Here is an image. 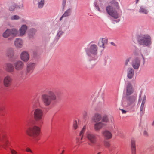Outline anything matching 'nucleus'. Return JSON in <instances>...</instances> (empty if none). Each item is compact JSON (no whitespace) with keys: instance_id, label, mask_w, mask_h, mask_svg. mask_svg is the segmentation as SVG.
Wrapping results in <instances>:
<instances>
[{"instance_id":"f257e3e1","label":"nucleus","mask_w":154,"mask_h":154,"mask_svg":"<svg viewBox=\"0 0 154 154\" xmlns=\"http://www.w3.org/2000/svg\"><path fill=\"white\" fill-rule=\"evenodd\" d=\"M57 96L53 90H48L46 93L41 96L42 101L46 106H48L51 105L52 102L57 100Z\"/></svg>"},{"instance_id":"f03ea898","label":"nucleus","mask_w":154,"mask_h":154,"mask_svg":"<svg viewBox=\"0 0 154 154\" xmlns=\"http://www.w3.org/2000/svg\"><path fill=\"white\" fill-rule=\"evenodd\" d=\"M27 134L34 139L38 141L39 139L38 137L39 135L40 132V128L37 126H30L26 131Z\"/></svg>"},{"instance_id":"7ed1b4c3","label":"nucleus","mask_w":154,"mask_h":154,"mask_svg":"<svg viewBox=\"0 0 154 154\" xmlns=\"http://www.w3.org/2000/svg\"><path fill=\"white\" fill-rule=\"evenodd\" d=\"M98 47L95 44L91 43L89 47L86 50V54L89 57L94 58L98 53Z\"/></svg>"},{"instance_id":"20e7f679","label":"nucleus","mask_w":154,"mask_h":154,"mask_svg":"<svg viewBox=\"0 0 154 154\" xmlns=\"http://www.w3.org/2000/svg\"><path fill=\"white\" fill-rule=\"evenodd\" d=\"M138 42L141 45L147 46L151 44V38L148 35H144L140 36L138 39Z\"/></svg>"},{"instance_id":"39448f33","label":"nucleus","mask_w":154,"mask_h":154,"mask_svg":"<svg viewBox=\"0 0 154 154\" xmlns=\"http://www.w3.org/2000/svg\"><path fill=\"white\" fill-rule=\"evenodd\" d=\"M17 34L18 31L15 28L8 29L3 33L2 36L5 38H8L10 36L14 37L17 36Z\"/></svg>"},{"instance_id":"423d86ee","label":"nucleus","mask_w":154,"mask_h":154,"mask_svg":"<svg viewBox=\"0 0 154 154\" xmlns=\"http://www.w3.org/2000/svg\"><path fill=\"white\" fill-rule=\"evenodd\" d=\"M106 11L107 13L114 19H117L119 16V14L112 6H107L106 8Z\"/></svg>"},{"instance_id":"0eeeda50","label":"nucleus","mask_w":154,"mask_h":154,"mask_svg":"<svg viewBox=\"0 0 154 154\" xmlns=\"http://www.w3.org/2000/svg\"><path fill=\"white\" fill-rule=\"evenodd\" d=\"M43 115V110L40 108H36L33 111V117L37 122L42 121Z\"/></svg>"},{"instance_id":"6e6552de","label":"nucleus","mask_w":154,"mask_h":154,"mask_svg":"<svg viewBox=\"0 0 154 154\" xmlns=\"http://www.w3.org/2000/svg\"><path fill=\"white\" fill-rule=\"evenodd\" d=\"M86 138L90 142L88 144H95L97 142V138L96 135L91 132H88L86 134Z\"/></svg>"},{"instance_id":"1a4fd4ad","label":"nucleus","mask_w":154,"mask_h":154,"mask_svg":"<svg viewBox=\"0 0 154 154\" xmlns=\"http://www.w3.org/2000/svg\"><path fill=\"white\" fill-rule=\"evenodd\" d=\"M85 129L86 126H84L80 131L79 135L76 138V143L78 145H80L83 143L82 140L84 137V133L85 131Z\"/></svg>"},{"instance_id":"9d476101","label":"nucleus","mask_w":154,"mask_h":154,"mask_svg":"<svg viewBox=\"0 0 154 154\" xmlns=\"http://www.w3.org/2000/svg\"><path fill=\"white\" fill-rule=\"evenodd\" d=\"M132 62L131 65L133 68L135 69H138L140 66V59L137 57H135L132 56Z\"/></svg>"},{"instance_id":"9b49d317","label":"nucleus","mask_w":154,"mask_h":154,"mask_svg":"<svg viewBox=\"0 0 154 154\" xmlns=\"http://www.w3.org/2000/svg\"><path fill=\"white\" fill-rule=\"evenodd\" d=\"M12 81V78L10 75L6 76L4 78L3 80L4 86L6 87H9L11 85Z\"/></svg>"},{"instance_id":"f8f14e48","label":"nucleus","mask_w":154,"mask_h":154,"mask_svg":"<svg viewBox=\"0 0 154 154\" xmlns=\"http://www.w3.org/2000/svg\"><path fill=\"white\" fill-rule=\"evenodd\" d=\"M108 44V39L106 38H100L98 42V45L100 48L104 49L106 47Z\"/></svg>"},{"instance_id":"ddd939ff","label":"nucleus","mask_w":154,"mask_h":154,"mask_svg":"<svg viewBox=\"0 0 154 154\" xmlns=\"http://www.w3.org/2000/svg\"><path fill=\"white\" fill-rule=\"evenodd\" d=\"M15 69L17 71H20L23 69L24 66L23 63L21 60L15 61L14 63Z\"/></svg>"},{"instance_id":"4468645a","label":"nucleus","mask_w":154,"mask_h":154,"mask_svg":"<svg viewBox=\"0 0 154 154\" xmlns=\"http://www.w3.org/2000/svg\"><path fill=\"white\" fill-rule=\"evenodd\" d=\"M20 57L22 61L26 62L29 60V55L28 52L25 51H23L20 54Z\"/></svg>"},{"instance_id":"2eb2a0df","label":"nucleus","mask_w":154,"mask_h":154,"mask_svg":"<svg viewBox=\"0 0 154 154\" xmlns=\"http://www.w3.org/2000/svg\"><path fill=\"white\" fill-rule=\"evenodd\" d=\"M134 91L132 86L131 83L128 82L126 85V95L127 96L132 94Z\"/></svg>"},{"instance_id":"dca6fc26","label":"nucleus","mask_w":154,"mask_h":154,"mask_svg":"<svg viewBox=\"0 0 154 154\" xmlns=\"http://www.w3.org/2000/svg\"><path fill=\"white\" fill-rule=\"evenodd\" d=\"M0 141L3 144L2 145L3 147L5 149L8 143V140L5 134L2 135L1 138H0Z\"/></svg>"},{"instance_id":"f3484780","label":"nucleus","mask_w":154,"mask_h":154,"mask_svg":"<svg viewBox=\"0 0 154 154\" xmlns=\"http://www.w3.org/2000/svg\"><path fill=\"white\" fill-rule=\"evenodd\" d=\"M35 66V63H28L26 68V72L27 73H32Z\"/></svg>"},{"instance_id":"a211bd4d","label":"nucleus","mask_w":154,"mask_h":154,"mask_svg":"<svg viewBox=\"0 0 154 154\" xmlns=\"http://www.w3.org/2000/svg\"><path fill=\"white\" fill-rule=\"evenodd\" d=\"M105 124L101 122L96 123L94 126V128L95 131H100Z\"/></svg>"},{"instance_id":"6ab92c4d","label":"nucleus","mask_w":154,"mask_h":154,"mask_svg":"<svg viewBox=\"0 0 154 154\" xmlns=\"http://www.w3.org/2000/svg\"><path fill=\"white\" fill-rule=\"evenodd\" d=\"M102 134L103 136L106 139H110L112 137V133L109 131L105 130L102 132Z\"/></svg>"},{"instance_id":"aec40b11","label":"nucleus","mask_w":154,"mask_h":154,"mask_svg":"<svg viewBox=\"0 0 154 154\" xmlns=\"http://www.w3.org/2000/svg\"><path fill=\"white\" fill-rule=\"evenodd\" d=\"M134 75V70L132 68L130 67L127 70V77L129 79H131Z\"/></svg>"},{"instance_id":"412c9836","label":"nucleus","mask_w":154,"mask_h":154,"mask_svg":"<svg viewBox=\"0 0 154 154\" xmlns=\"http://www.w3.org/2000/svg\"><path fill=\"white\" fill-rule=\"evenodd\" d=\"M23 42L20 39L17 38L14 42V45L18 48H21L23 46Z\"/></svg>"},{"instance_id":"4be33fe9","label":"nucleus","mask_w":154,"mask_h":154,"mask_svg":"<svg viewBox=\"0 0 154 154\" xmlns=\"http://www.w3.org/2000/svg\"><path fill=\"white\" fill-rule=\"evenodd\" d=\"M131 150L132 154H136V142L134 139H131Z\"/></svg>"},{"instance_id":"5701e85b","label":"nucleus","mask_w":154,"mask_h":154,"mask_svg":"<svg viewBox=\"0 0 154 154\" xmlns=\"http://www.w3.org/2000/svg\"><path fill=\"white\" fill-rule=\"evenodd\" d=\"M5 69L8 72H14V67L12 64L11 63H8L5 64Z\"/></svg>"},{"instance_id":"b1692460","label":"nucleus","mask_w":154,"mask_h":154,"mask_svg":"<svg viewBox=\"0 0 154 154\" xmlns=\"http://www.w3.org/2000/svg\"><path fill=\"white\" fill-rule=\"evenodd\" d=\"M136 100V97L132 96L127 97V105L129 106L134 102Z\"/></svg>"},{"instance_id":"393cba45","label":"nucleus","mask_w":154,"mask_h":154,"mask_svg":"<svg viewBox=\"0 0 154 154\" xmlns=\"http://www.w3.org/2000/svg\"><path fill=\"white\" fill-rule=\"evenodd\" d=\"M27 29V27L26 25H23L21 26L19 30L20 36H23L25 34Z\"/></svg>"},{"instance_id":"a878e982","label":"nucleus","mask_w":154,"mask_h":154,"mask_svg":"<svg viewBox=\"0 0 154 154\" xmlns=\"http://www.w3.org/2000/svg\"><path fill=\"white\" fill-rule=\"evenodd\" d=\"M146 100V97L145 96H144L143 99L142 100V103L140 107V114L142 115L143 113V111L144 109V105L145 103Z\"/></svg>"},{"instance_id":"bb28decb","label":"nucleus","mask_w":154,"mask_h":154,"mask_svg":"<svg viewBox=\"0 0 154 154\" xmlns=\"http://www.w3.org/2000/svg\"><path fill=\"white\" fill-rule=\"evenodd\" d=\"M101 119L102 117L101 115L98 113L95 114L93 117L94 120L96 123L99 122Z\"/></svg>"},{"instance_id":"cd10ccee","label":"nucleus","mask_w":154,"mask_h":154,"mask_svg":"<svg viewBox=\"0 0 154 154\" xmlns=\"http://www.w3.org/2000/svg\"><path fill=\"white\" fill-rule=\"evenodd\" d=\"M14 50L11 48L8 49L6 51V55L9 57H12L14 55Z\"/></svg>"},{"instance_id":"c85d7f7f","label":"nucleus","mask_w":154,"mask_h":154,"mask_svg":"<svg viewBox=\"0 0 154 154\" xmlns=\"http://www.w3.org/2000/svg\"><path fill=\"white\" fill-rule=\"evenodd\" d=\"M71 12V10L70 9H68L63 14L62 17L60 19V20L61 21L62 18L64 17H68L69 16Z\"/></svg>"},{"instance_id":"c756f323","label":"nucleus","mask_w":154,"mask_h":154,"mask_svg":"<svg viewBox=\"0 0 154 154\" xmlns=\"http://www.w3.org/2000/svg\"><path fill=\"white\" fill-rule=\"evenodd\" d=\"M132 56L127 58L125 61V65L127 66H129L131 64L132 62Z\"/></svg>"},{"instance_id":"7c9ffc66","label":"nucleus","mask_w":154,"mask_h":154,"mask_svg":"<svg viewBox=\"0 0 154 154\" xmlns=\"http://www.w3.org/2000/svg\"><path fill=\"white\" fill-rule=\"evenodd\" d=\"M139 12L140 13L147 14L148 13L149 11L146 8H145L143 6H141L140 7Z\"/></svg>"},{"instance_id":"2f4dec72","label":"nucleus","mask_w":154,"mask_h":154,"mask_svg":"<svg viewBox=\"0 0 154 154\" xmlns=\"http://www.w3.org/2000/svg\"><path fill=\"white\" fill-rule=\"evenodd\" d=\"M45 2V0H41V1L38 2V8H42L44 6Z\"/></svg>"},{"instance_id":"473e14b6","label":"nucleus","mask_w":154,"mask_h":154,"mask_svg":"<svg viewBox=\"0 0 154 154\" xmlns=\"http://www.w3.org/2000/svg\"><path fill=\"white\" fill-rule=\"evenodd\" d=\"M20 17L18 15H14L11 16L10 17V19L12 20H17L20 19Z\"/></svg>"},{"instance_id":"72a5a7b5","label":"nucleus","mask_w":154,"mask_h":154,"mask_svg":"<svg viewBox=\"0 0 154 154\" xmlns=\"http://www.w3.org/2000/svg\"><path fill=\"white\" fill-rule=\"evenodd\" d=\"M96 64L95 62L93 61L92 62H90L89 63V68L90 69H93L95 66Z\"/></svg>"},{"instance_id":"f704fd0d","label":"nucleus","mask_w":154,"mask_h":154,"mask_svg":"<svg viewBox=\"0 0 154 154\" xmlns=\"http://www.w3.org/2000/svg\"><path fill=\"white\" fill-rule=\"evenodd\" d=\"M64 33V32L62 31L61 30H59L57 32V37L58 38V39L61 37V36L63 35V34Z\"/></svg>"},{"instance_id":"c9c22d12","label":"nucleus","mask_w":154,"mask_h":154,"mask_svg":"<svg viewBox=\"0 0 154 154\" xmlns=\"http://www.w3.org/2000/svg\"><path fill=\"white\" fill-rule=\"evenodd\" d=\"M16 5L14 4L11 5L9 8V10L11 11H14L16 8Z\"/></svg>"},{"instance_id":"e433bc0d","label":"nucleus","mask_w":154,"mask_h":154,"mask_svg":"<svg viewBox=\"0 0 154 154\" xmlns=\"http://www.w3.org/2000/svg\"><path fill=\"white\" fill-rule=\"evenodd\" d=\"M102 121L104 122H108V119L107 116H103L102 119Z\"/></svg>"},{"instance_id":"4c0bfd02","label":"nucleus","mask_w":154,"mask_h":154,"mask_svg":"<svg viewBox=\"0 0 154 154\" xmlns=\"http://www.w3.org/2000/svg\"><path fill=\"white\" fill-rule=\"evenodd\" d=\"M104 145L106 147H109L110 146V144L109 142L106 141H104Z\"/></svg>"},{"instance_id":"58836bf2","label":"nucleus","mask_w":154,"mask_h":154,"mask_svg":"<svg viewBox=\"0 0 154 154\" xmlns=\"http://www.w3.org/2000/svg\"><path fill=\"white\" fill-rule=\"evenodd\" d=\"M73 127L74 128L76 129L77 128L78 126L77 124V121L75 120L74 122V123L73 124Z\"/></svg>"},{"instance_id":"ea45409f","label":"nucleus","mask_w":154,"mask_h":154,"mask_svg":"<svg viewBox=\"0 0 154 154\" xmlns=\"http://www.w3.org/2000/svg\"><path fill=\"white\" fill-rule=\"evenodd\" d=\"M23 71H20L19 72V76L21 79L23 78Z\"/></svg>"},{"instance_id":"a19ab883","label":"nucleus","mask_w":154,"mask_h":154,"mask_svg":"<svg viewBox=\"0 0 154 154\" xmlns=\"http://www.w3.org/2000/svg\"><path fill=\"white\" fill-rule=\"evenodd\" d=\"M144 135L145 136H147L148 135V132L146 130H144L143 132Z\"/></svg>"},{"instance_id":"79ce46f5","label":"nucleus","mask_w":154,"mask_h":154,"mask_svg":"<svg viewBox=\"0 0 154 154\" xmlns=\"http://www.w3.org/2000/svg\"><path fill=\"white\" fill-rule=\"evenodd\" d=\"M26 151L27 152H29L31 153H32V152L31 150L28 147H27L26 149Z\"/></svg>"},{"instance_id":"37998d69","label":"nucleus","mask_w":154,"mask_h":154,"mask_svg":"<svg viewBox=\"0 0 154 154\" xmlns=\"http://www.w3.org/2000/svg\"><path fill=\"white\" fill-rule=\"evenodd\" d=\"M11 152L12 154H17V152L14 150L11 149Z\"/></svg>"},{"instance_id":"c03bdc74","label":"nucleus","mask_w":154,"mask_h":154,"mask_svg":"<svg viewBox=\"0 0 154 154\" xmlns=\"http://www.w3.org/2000/svg\"><path fill=\"white\" fill-rule=\"evenodd\" d=\"M95 7L96 8V9L98 10V11H100V12L101 11V10H100V8H99L98 6L97 5H95Z\"/></svg>"},{"instance_id":"a18cd8bd","label":"nucleus","mask_w":154,"mask_h":154,"mask_svg":"<svg viewBox=\"0 0 154 154\" xmlns=\"http://www.w3.org/2000/svg\"><path fill=\"white\" fill-rule=\"evenodd\" d=\"M66 0H63V6H64L66 4Z\"/></svg>"},{"instance_id":"49530a36","label":"nucleus","mask_w":154,"mask_h":154,"mask_svg":"<svg viewBox=\"0 0 154 154\" xmlns=\"http://www.w3.org/2000/svg\"><path fill=\"white\" fill-rule=\"evenodd\" d=\"M31 32H32L33 33H35L36 32V30L34 29H32L30 30Z\"/></svg>"},{"instance_id":"de8ad7c7","label":"nucleus","mask_w":154,"mask_h":154,"mask_svg":"<svg viewBox=\"0 0 154 154\" xmlns=\"http://www.w3.org/2000/svg\"><path fill=\"white\" fill-rule=\"evenodd\" d=\"M115 6L117 7H119V4H118V3L116 2H115Z\"/></svg>"},{"instance_id":"09e8293b","label":"nucleus","mask_w":154,"mask_h":154,"mask_svg":"<svg viewBox=\"0 0 154 154\" xmlns=\"http://www.w3.org/2000/svg\"><path fill=\"white\" fill-rule=\"evenodd\" d=\"M121 110L122 113L123 114H125L126 112V111L125 110L122 109H121Z\"/></svg>"},{"instance_id":"8fccbe9b","label":"nucleus","mask_w":154,"mask_h":154,"mask_svg":"<svg viewBox=\"0 0 154 154\" xmlns=\"http://www.w3.org/2000/svg\"><path fill=\"white\" fill-rule=\"evenodd\" d=\"M87 112L86 111H85L84 112V115L85 117L86 116H87Z\"/></svg>"},{"instance_id":"3c124183","label":"nucleus","mask_w":154,"mask_h":154,"mask_svg":"<svg viewBox=\"0 0 154 154\" xmlns=\"http://www.w3.org/2000/svg\"><path fill=\"white\" fill-rule=\"evenodd\" d=\"M141 55H142V57L143 58V64L144 63V62H145V60H144V58L143 56V55L142 54H141Z\"/></svg>"},{"instance_id":"603ef678","label":"nucleus","mask_w":154,"mask_h":154,"mask_svg":"<svg viewBox=\"0 0 154 154\" xmlns=\"http://www.w3.org/2000/svg\"><path fill=\"white\" fill-rule=\"evenodd\" d=\"M2 81V78L0 76V84L1 83Z\"/></svg>"},{"instance_id":"864d4df0","label":"nucleus","mask_w":154,"mask_h":154,"mask_svg":"<svg viewBox=\"0 0 154 154\" xmlns=\"http://www.w3.org/2000/svg\"><path fill=\"white\" fill-rule=\"evenodd\" d=\"M12 38H8V40H11L12 39Z\"/></svg>"},{"instance_id":"5fc2aeb1","label":"nucleus","mask_w":154,"mask_h":154,"mask_svg":"<svg viewBox=\"0 0 154 154\" xmlns=\"http://www.w3.org/2000/svg\"><path fill=\"white\" fill-rule=\"evenodd\" d=\"M138 1H139V0H136V3H138Z\"/></svg>"},{"instance_id":"6e6d98bb","label":"nucleus","mask_w":154,"mask_h":154,"mask_svg":"<svg viewBox=\"0 0 154 154\" xmlns=\"http://www.w3.org/2000/svg\"><path fill=\"white\" fill-rule=\"evenodd\" d=\"M111 44L112 45H114V43L113 42H112Z\"/></svg>"},{"instance_id":"4d7b16f0","label":"nucleus","mask_w":154,"mask_h":154,"mask_svg":"<svg viewBox=\"0 0 154 154\" xmlns=\"http://www.w3.org/2000/svg\"><path fill=\"white\" fill-rule=\"evenodd\" d=\"M64 150H63V151H62V153H63V152H64Z\"/></svg>"},{"instance_id":"13d9d810","label":"nucleus","mask_w":154,"mask_h":154,"mask_svg":"<svg viewBox=\"0 0 154 154\" xmlns=\"http://www.w3.org/2000/svg\"><path fill=\"white\" fill-rule=\"evenodd\" d=\"M109 150H112V149H109Z\"/></svg>"},{"instance_id":"bf43d9fd","label":"nucleus","mask_w":154,"mask_h":154,"mask_svg":"<svg viewBox=\"0 0 154 154\" xmlns=\"http://www.w3.org/2000/svg\"><path fill=\"white\" fill-rule=\"evenodd\" d=\"M61 154H62V153H61Z\"/></svg>"}]
</instances>
